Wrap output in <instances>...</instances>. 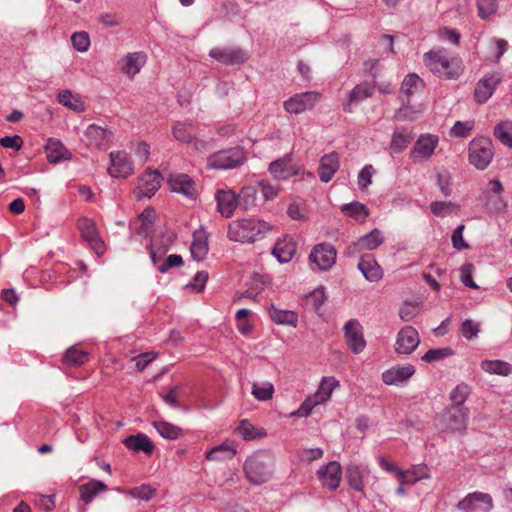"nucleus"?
I'll list each match as a JSON object with an SVG mask.
<instances>
[{"instance_id": "1", "label": "nucleus", "mask_w": 512, "mask_h": 512, "mask_svg": "<svg viewBox=\"0 0 512 512\" xmlns=\"http://www.w3.org/2000/svg\"><path fill=\"white\" fill-rule=\"evenodd\" d=\"M426 67L435 75L445 79H457L462 73L461 60L452 57L441 48L424 54Z\"/></svg>"}, {"instance_id": "2", "label": "nucleus", "mask_w": 512, "mask_h": 512, "mask_svg": "<svg viewBox=\"0 0 512 512\" xmlns=\"http://www.w3.org/2000/svg\"><path fill=\"white\" fill-rule=\"evenodd\" d=\"M275 459L269 451H258L249 456L244 463V472L248 481L252 484H262L267 482L274 469Z\"/></svg>"}, {"instance_id": "3", "label": "nucleus", "mask_w": 512, "mask_h": 512, "mask_svg": "<svg viewBox=\"0 0 512 512\" xmlns=\"http://www.w3.org/2000/svg\"><path fill=\"white\" fill-rule=\"evenodd\" d=\"M272 226L265 221L244 219L231 223L228 227L230 240L241 243H252L265 237Z\"/></svg>"}, {"instance_id": "4", "label": "nucleus", "mask_w": 512, "mask_h": 512, "mask_svg": "<svg viewBox=\"0 0 512 512\" xmlns=\"http://www.w3.org/2000/svg\"><path fill=\"white\" fill-rule=\"evenodd\" d=\"M468 151L470 164L478 170L486 169L494 157V147L489 137L474 138L469 143Z\"/></svg>"}, {"instance_id": "5", "label": "nucleus", "mask_w": 512, "mask_h": 512, "mask_svg": "<svg viewBox=\"0 0 512 512\" xmlns=\"http://www.w3.org/2000/svg\"><path fill=\"white\" fill-rule=\"evenodd\" d=\"M245 153L241 148H231L214 153L208 158L207 166L211 169H233L245 161Z\"/></svg>"}, {"instance_id": "6", "label": "nucleus", "mask_w": 512, "mask_h": 512, "mask_svg": "<svg viewBox=\"0 0 512 512\" xmlns=\"http://www.w3.org/2000/svg\"><path fill=\"white\" fill-rule=\"evenodd\" d=\"M321 99V94L316 91H306L295 94L283 103L284 109L291 114H300L312 109Z\"/></svg>"}, {"instance_id": "7", "label": "nucleus", "mask_w": 512, "mask_h": 512, "mask_svg": "<svg viewBox=\"0 0 512 512\" xmlns=\"http://www.w3.org/2000/svg\"><path fill=\"white\" fill-rule=\"evenodd\" d=\"M469 411L465 407L451 406L441 416L443 428L449 432H462L467 427Z\"/></svg>"}, {"instance_id": "8", "label": "nucleus", "mask_w": 512, "mask_h": 512, "mask_svg": "<svg viewBox=\"0 0 512 512\" xmlns=\"http://www.w3.org/2000/svg\"><path fill=\"white\" fill-rule=\"evenodd\" d=\"M336 249L330 243H319L310 252L309 260L320 270H329L336 262Z\"/></svg>"}, {"instance_id": "9", "label": "nucleus", "mask_w": 512, "mask_h": 512, "mask_svg": "<svg viewBox=\"0 0 512 512\" xmlns=\"http://www.w3.org/2000/svg\"><path fill=\"white\" fill-rule=\"evenodd\" d=\"M78 228L82 238L89 244L90 248L98 256H102L106 251V247L103 240L99 236L93 220L88 218L80 219L78 221Z\"/></svg>"}, {"instance_id": "10", "label": "nucleus", "mask_w": 512, "mask_h": 512, "mask_svg": "<svg viewBox=\"0 0 512 512\" xmlns=\"http://www.w3.org/2000/svg\"><path fill=\"white\" fill-rule=\"evenodd\" d=\"M458 508L465 512H490L493 508L492 497L486 493L473 492L458 503Z\"/></svg>"}, {"instance_id": "11", "label": "nucleus", "mask_w": 512, "mask_h": 512, "mask_svg": "<svg viewBox=\"0 0 512 512\" xmlns=\"http://www.w3.org/2000/svg\"><path fill=\"white\" fill-rule=\"evenodd\" d=\"M209 56L224 65H238L247 61V52L238 47H216L210 50Z\"/></svg>"}, {"instance_id": "12", "label": "nucleus", "mask_w": 512, "mask_h": 512, "mask_svg": "<svg viewBox=\"0 0 512 512\" xmlns=\"http://www.w3.org/2000/svg\"><path fill=\"white\" fill-rule=\"evenodd\" d=\"M439 138L436 135L432 134H425L421 135L412 151H411V158L414 161H426L431 158V156L434 154V151L438 145Z\"/></svg>"}, {"instance_id": "13", "label": "nucleus", "mask_w": 512, "mask_h": 512, "mask_svg": "<svg viewBox=\"0 0 512 512\" xmlns=\"http://www.w3.org/2000/svg\"><path fill=\"white\" fill-rule=\"evenodd\" d=\"M419 334L412 326L403 327L397 335L395 352L398 354H410L419 345Z\"/></svg>"}, {"instance_id": "14", "label": "nucleus", "mask_w": 512, "mask_h": 512, "mask_svg": "<svg viewBox=\"0 0 512 512\" xmlns=\"http://www.w3.org/2000/svg\"><path fill=\"white\" fill-rule=\"evenodd\" d=\"M344 333L346 343L353 353L358 354L364 350L366 342L363 337L362 326L357 320H349L344 326Z\"/></svg>"}, {"instance_id": "15", "label": "nucleus", "mask_w": 512, "mask_h": 512, "mask_svg": "<svg viewBox=\"0 0 512 512\" xmlns=\"http://www.w3.org/2000/svg\"><path fill=\"white\" fill-rule=\"evenodd\" d=\"M502 78L499 73H489L481 78L475 87V100L483 104L492 96L496 86L501 82Z\"/></svg>"}, {"instance_id": "16", "label": "nucleus", "mask_w": 512, "mask_h": 512, "mask_svg": "<svg viewBox=\"0 0 512 512\" xmlns=\"http://www.w3.org/2000/svg\"><path fill=\"white\" fill-rule=\"evenodd\" d=\"M317 476L324 488L336 490L341 481V466L337 461H331L317 471Z\"/></svg>"}, {"instance_id": "17", "label": "nucleus", "mask_w": 512, "mask_h": 512, "mask_svg": "<svg viewBox=\"0 0 512 512\" xmlns=\"http://www.w3.org/2000/svg\"><path fill=\"white\" fill-rule=\"evenodd\" d=\"M111 165L108 168V173L112 177L126 178L133 172L132 163L128 154L124 151L111 152L110 155Z\"/></svg>"}, {"instance_id": "18", "label": "nucleus", "mask_w": 512, "mask_h": 512, "mask_svg": "<svg viewBox=\"0 0 512 512\" xmlns=\"http://www.w3.org/2000/svg\"><path fill=\"white\" fill-rule=\"evenodd\" d=\"M162 176L157 170L147 171L140 179L138 183V194L137 197H152L160 188Z\"/></svg>"}, {"instance_id": "19", "label": "nucleus", "mask_w": 512, "mask_h": 512, "mask_svg": "<svg viewBox=\"0 0 512 512\" xmlns=\"http://www.w3.org/2000/svg\"><path fill=\"white\" fill-rule=\"evenodd\" d=\"M168 184L172 191L180 193L189 199L196 197V185L186 174H172L168 179Z\"/></svg>"}, {"instance_id": "20", "label": "nucleus", "mask_w": 512, "mask_h": 512, "mask_svg": "<svg viewBox=\"0 0 512 512\" xmlns=\"http://www.w3.org/2000/svg\"><path fill=\"white\" fill-rule=\"evenodd\" d=\"M339 166V155L336 152L323 155L318 167V175L321 182L328 183L338 171Z\"/></svg>"}, {"instance_id": "21", "label": "nucleus", "mask_w": 512, "mask_h": 512, "mask_svg": "<svg viewBox=\"0 0 512 512\" xmlns=\"http://www.w3.org/2000/svg\"><path fill=\"white\" fill-rule=\"evenodd\" d=\"M415 371V367L410 364L401 367H392L382 373V380L386 385L398 386L412 377Z\"/></svg>"}, {"instance_id": "22", "label": "nucleus", "mask_w": 512, "mask_h": 512, "mask_svg": "<svg viewBox=\"0 0 512 512\" xmlns=\"http://www.w3.org/2000/svg\"><path fill=\"white\" fill-rule=\"evenodd\" d=\"M374 87L368 83H361L356 85L348 94L347 100L343 102V110L351 113L353 104L363 101L366 98L373 96Z\"/></svg>"}, {"instance_id": "23", "label": "nucleus", "mask_w": 512, "mask_h": 512, "mask_svg": "<svg viewBox=\"0 0 512 512\" xmlns=\"http://www.w3.org/2000/svg\"><path fill=\"white\" fill-rule=\"evenodd\" d=\"M368 469L365 466L350 463L346 467V479L349 486L358 492L364 489V478L368 475Z\"/></svg>"}, {"instance_id": "24", "label": "nucleus", "mask_w": 512, "mask_h": 512, "mask_svg": "<svg viewBox=\"0 0 512 512\" xmlns=\"http://www.w3.org/2000/svg\"><path fill=\"white\" fill-rule=\"evenodd\" d=\"M384 242V237L379 229H373L368 234L361 236L352 246L353 252L364 250L372 251Z\"/></svg>"}, {"instance_id": "25", "label": "nucleus", "mask_w": 512, "mask_h": 512, "mask_svg": "<svg viewBox=\"0 0 512 512\" xmlns=\"http://www.w3.org/2000/svg\"><path fill=\"white\" fill-rule=\"evenodd\" d=\"M358 269L361 271L365 279L370 282H377L383 276L381 266L371 255L361 257L358 263Z\"/></svg>"}, {"instance_id": "26", "label": "nucleus", "mask_w": 512, "mask_h": 512, "mask_svg": "<svg viewBox=\"0 0 512 512\" xmlns=\"http://www.w3.org/2000/svg\"><path fill=\"white\" fill-rule=\"evenodd\" d=\"M269 172L276 180L288 179L297 174L290 157L277 159L269 164Z\"/></svg>"}, {"instance_id": "27", "label": "nucleus", "mask_w": 512, "mask_h": 512, "mask_svg": "<svg viewBox=\"0 0 512 512\" xmlns=\"http://www.w3.org/2000/svg\"><path fill=\"white\" fill-rule=\"evenodd\" d=\"M147 61V55L142 52L128 53L123 59V72L130 78L138 74Z\"/></svg>"}, {"instance_id": "28", "label": "nucleus", "mask_w": 512, "mask_h": 512, "mask_svg": "<svg viewBox=\"0 0 512 512\" xmlns=\"http://www.w3.org/2000/svg\"><path fill=\"white\" fill-rule=\"evenodd\" d=\"M296 252V244L291 238L280 239L274 245L272 250L279 263H288Z\"/></svg>"}, {"instance_id": "29", "label": "nucleus", "mask_w": 512, "mask_h": 512, "mask_svg": "<svg viewBox=\"0 0 512 512\" xmlns=\"http://www.w3.org/2000/svg\"><path fill=\"white\" fill-rule=\"evenodd\" d=\"M45 150L50 163H59L71 157V153L65 148L62 142L54 138L47 140Z\"/></svg>"}, {"instance_id": "30", "label": "nucleus", "mask_w": 512, "mask_h": 512, "mask_svg": "<svg viewBox=\"0 0 512 512\" xmlns=\"http://www.w3.org/2000/svg\"><path fill=\"white\" fill-rule=\"evenodd\" d=\"M217 210L221 215L230 217L237 205V196L232 191H218L216 194Z\"/></svg>"}, {"instance_id": "31", "label": "nucleus", "mask_w": 512, "mask_h": 512, "mask_svg": "<svg viewBox=\"0 0 512 512\" xmlns=\"http://www.w3.org/2000/svg\"><path fill=\"white\" fill-rule=\"evenodd\" d=\"M123 443L128 449L135 452L143 451L147 455L152 454L154 450V444L147 435L142 433L128 436Z\"/></svg>"}, {"instance_id": "32", "label": "nucleus", "mask_w": 512, "mask_h": 512, "mask_svg": "<svg viewBox=\"0 0 512 512\" xmlns=\"http://www.w3.org/2000/svg\"><path fill=\"white\" fill-rule=\"evenodd\" d=\"M414 134L407 128H396L392 134L390 149L393 153H401L412 141Z\"/></svg>"}, {"instance_id": "33", "label": "nucleus", "mask_w": 512, "mask_h": 512, "mask_svg": "<svg viewBox=\"0 0 512 512\" xmlns=\"http://www.w3.org/2000/svg\"><path fill=\"white\" fill-rule=\"evenodd\" d=\"M85 137L90 146L100 147L111 138V133L95 124L89 125L85 131Z\"/></svg>"}, {"instance_id": "34", "label": "nucleus", "mask_w": 512, "mask_h": 512, "mask_svg": "<svg viewBox=\"0 0 512 512\" xmlns=\"http://www.w3.org/2000/svg\"><path fill=\"white\" fill-rule=\"evenodd\" d=\"M106 490L107 486L104 482L100 480H91L80 486V498L85 504H89L98 495V493Z\"/></svg>"}, {"instance_id": "35", "label": "nucleus", "mask_w": 512, "mask_h": 512, "mask_svg": "<svg viewBox=\"0 0 512 512\" xmlns=\"http://www.w3.org/2000/svg\"><path fill=\"white\" fill-rule=\"evenodd\" d=\"M268 313L273 322L276 324L290 325L295 327L297 325V315L293 311L282 310L275 307L273 304L268 308Z\"/></svg>"}, {"instance_id": "36", "label": "nucleus", "mask_w": 512, "mask_h": 512, "mask_svg": "<svg viewBox=\"0 0 512 512\" xmlns=\"http://www.w3.org/2000/svg\"><path fill=\"white\" fill-rule=\"evenodd\" d=\"M339 385L334 377H323L318 390L313 395L314 403H325L331 396L333 390Z\"/></svg>"}, {"instance_id": "37", "label": "nucleus", "mask_w": 512, "mask_h": 512, "mask_svg": "<svg viewBox=\"0 0 512 512\" xmlns=\"http://www.w3.org/2000/svg\"><path fill=\"white\" fill-rule=\"evenodd\" d=\"M341 211L344 215L351 217L358 222H364L369 215L368 208L358 201L342 205Z\"/></svg>"}, {"instance_id": "38", "label": "nucleus", "mask_w": 512, "mask_h": 512, "mask_svg": "<svg viewBox=\"0 0 512 512\" xmlns=\"http://www.w3.org/2000/svg\"><path fill=\"white\" fill-rule=\"evenodd\" d=\"M480 366L489 374L508 376L512 372L511 365L502 360H483Z\"/></svg>"}, {"instance_id": "39", "label": "nucleus", "mask_w": 512, "mask_h": 512, "mask_svg": "<svg viewBox=\"0 0 512 512\" xmlns=\"http://www.w3.org/2000/svg\"><path fill=\"white\" fill-rule=\"evenodd\" d=\"M236 454L231 442H224L221 445L212 448L206 453V459L210 461H218L231 459Z\"/></svg>"}, {"instance_id": "40", "label": "nucleus", "mask_w": 512, "mask_h": 512, "mask_svg": "<svg viewBox=\"0 0 512 512\" xmlns=\"http://www.w3.org/2000/svg\"><path fill=\"white\" fill-rule=\"evenodd\" d=\"M208 250L207 237L202 232L195 233L190 247L192 257L197 261H201L206 257Z\"/></svg>"}, {"instance_id": "41", "label": "nucleus", "mask_w": 512, "mask_h": 512, "mask_svg": "<svg viewBox=\"0 0 512 512\" xmlns=\"http://www.w3.org/2000/svg\"><path fill=\"white\" fill-rule=\"evenodd\" d=\"M494 136L503 145L512 148V120H504L494 127Z\"/></svg>"}, {"instance_id": "42", "label": "nucleus", "mask_w": 512, "mask_h": 512, "mask_svg": "<svg viewBox=\"0 0 512 512\" xmlns=\"http://www.w3.org/2000/svg\"><path fill=\"white\" fill-rule=\"evenodd\" d=\"M57 98L60 104L75 112H83L85 110L84 102L80 98L74 96L69 90L59 92Z\"/></svg>"}, {"instance_id": "43", "label": "nucleus", "mask_w": 512, "mask_h": 512, "mask_svg": "<svg viewBox=\"0 0 512 512\" xmlns=\"http://www.w3.org/2000/svg\"><path fill=\"white\" fill-rule=\"evenodd\" d=\"M422 86V80L417 74L407 75L401 85L400 93L405 95L407 101Z\"/></svg>"}, {"instance_id": "44", "label": "nucleus", "mask_w": 512, "mask_h": 512, "mask_svg": "<svg viewBox=\"0 0 512 512\" xmlns=\"http://www.w3.org/2000/svg\"><path fill=\"white\" fill-rule=\"evenodd\" d=\"M154 428L165 439L175 440L181 434V429L166 421H154Z\"/></svg>"}, {"instance_id": "45", "label": "nucleus", "mask_w": 512, "mask_h": 512, "mask_svg": "<svg viewBox=\"0 0 512 512\" xmlns=\"http://www.w3.org/2000/svg\"><path fill=\"white\" fill-rule=\"evenodd\" d=\"M251 394L258 401L270 400L274 394V386L270 382L253 383Z\"/></svg>"}, {"instance_id": "46", "label": "nucleus", "mask_w": 512, "mask_h": 512, "mask_svg": "<svg viewBox=\"0 0 512 512\" xmlns=\"http://www.w3.org/2000/svg\"><path fill=\"white\" fill-rule=\"evenodd\" d=\"M88 360V354L83 351L79 350L75 347H71L66 350L64 355V361L67 365L78 367L84 364Z\"/></svg>"}, {"instance_id": "47", "label": "nucleus", "mask_w": 512, "mask_h": 512, "mask_svg": "<svg viewBox=\"0 0 512 512\" xmlns=\"http://www.w3.org/2000/svg\"><path fill=\"white\" fill-rule=\"evenodd\" d=\"M237 432L244 440L250 441L266 435L264 430L256 429L248 420H242L237 428Z\"/></svg>"}, {"instance_id": "48", "label": "nucleus", "mask_w": 512, "mask_h": 512, "mask_svg": "<svg viewBox=\"0 0 512 512\" xmlns=\"http://www.w3.org/2000/svg\"><path fill=\"white\" fill-rule=\"evenodd\" d=\"M256 204V189L254 187H244L237 196V205L245 210Z\"/></svg>"}, {"instance_id": "49", "label": "nucleus", "mask_w": 512, "mask_h": 512, "mask_svg": "<svg viewBox=\"0 0 512 512\" xmlns=\"http://www.w3.org/2000/svg\"><path fill=\"white\" fill-rule=\"evenodd\" d=\"M471 393V388L465 383L458 384L451 392L450 399L453 402L451 406L463 407L464 402Z\"/></svg>"}, {"instance_id": "50", "label": "nucleus", "mask_w": 512, "mask_h": 512, "mask_svg": "<svg viewBox=\"0 0 512 512\" xmlns=\"http://www.w3.org/2000/svg\"><path fill=\"white\" fill-rule=\"evenodd\" d=\"M126 493L133 498L149 501L156 495V489L152 488L150 485L143 484L139 487L129 489Z\"/></svg>"}, {"instance_id": "51", "label": "nucleus", "mask_w": 512, "mask_h": 512, "mask_svg": "<svg viewBox=\"0 0 512 512\" xmlns=\"http://www.w3.org/2000/svg\"><path fill=\"white\" fill-rule=\"evenodd\" d=\"M172 132L178 141L189 143L193 139L191 127L186 124L178 123L174 125Z\"/></svg>"}, {"instance_id": "52", "label": "nucleus", "mask_w": 512, "mask_h": 512, "mask_svg": "<svg viewBox=\"0 0 512 512\" xmlns=\"http://www.w3.org/2000/svg\"><path fill=\"white\" fill-rule=\"evenodd\" d=\"M73 47L79 52H86L90 46V38L86 32H76L71 36Z\"/></svg>"}, {"instance_id": "53", "label": "nucleus", "mask_w": 512, "mask_h": 512, "mask_svg": "<svg viewBox=\"0 0 512 512\" xmlns=\"http://www.w3.org/2000/svg\"><path fill=\"white\" fill-rule=\"evenodd\" d=\"M478 13L480 18L486 19L497 10V0H477Z\"/></svg>"}, {"instance_id": "54", "label": "nucleus", "mask_w": 512, "mask_h": 512, "mask_svg": "<svg viewBox=\"0 0 512 512\" xmlns=\"http://www.w3.org/2000/svg\"><path fill=\"white\" fill-rule=\"evenodd\" d=\"M452 354H453V351L448 347L439 348V349H430L422 356V360L425 362H435V361L441 360L443 358H446L448 356H451Z\"/></svg>"}, {"instance_id": "55", "label": "nucleus", "mask_w": 512, "mask_h": 512, "mask_svg": "<svg viewBox=\"0 0 512 512\" xmlns=\"http://www.w3.org/2000/svg\"><path fill=\"white\" fill-rule=\"evenodd\" d=\"M457 208V205L452 202L436 201L431 204V211L436 216L444 217L449 215Z\"/></svg>"}, {"instance_id": "56", "label": "nucleus", "mask_w": 512, "mask_h": 512, "mask_svg": "<svg viewBox=\"0 0 512 512\" xmlns=\"http://www.w3.org/2000/svg\"><path fill=\"white\" fill-rule=\"evenodd\" d=\"M479 331L480 323L471 319L465 320L461 325V333L467 340L477 337Z\"/></svg>"}, {"instance_id": "57", "label": "nucleus", "mask_w": 512, "mask_h": 512, "mask_svg": "<svg viewBox=\"0 0 512 512\" xmlns=\"http://www.w3.org/2000/svg\"><path fill=\"white\" fill-rule=\"evenodd\" d=\"M472 271L473 265L471 263L462 265L460 268V280L465 286L478 289V285L472 279Z\"/></svg>"}, {"instance_id": "58", "label": "nucleus", "mask_w": 512, "mask_h": 512, "mask_svg": "<svg viewBox=\"0 0 512 512\" xmlns=\"http://www.w3.org/2000/svg\"><path fill=\"white\" fill-rule=\"evenodd\" d=\"M474 123L472 121H457L451 128V133L457 137H467L472 131Z\"/></svg>"}, {"instance_id": "59", "label": "nucleus", "mask_w": 512, "mask_h": 512, "mask_svg": "<svg viewBox=\"0 0 512 512\" xmlns=\"http://www.w3.org/2000/svg\"><path fill=\"white\" fill-rule=\"evenodd\" d=\"M153 219H154L153 210H151V209L144 210L139 217V222L141 223L139 232L142 234H145V235L148 234L149 230L151 229V227L153 225Z\"/></svg>"}, {"instance_id": "60", "label": "nucleus", "mask_w": 512, "mask_h": 512, "mask_svg": "<svg viewBox=\"0 0 512 512\" xmlns=\"http://www.w3.org/2000/svg\"><path fill=\"white\" fill-rule=\"evenodd\" d=\"M181 387L179 385L173 386L169 389L166 394H161L162 400L172 408H178L180 403L178 401V396L180 393Z\"/></svg>"}, {"instance_id": "61", "label": "nucleus", "mask_w": 512, "mask_h": 512, "mask_svg": "<svg viewBox=\"0 0 512 512\" xmlns=\"http://www.w3.org/2000/svg\"><path fill=\"white\" fill-rule=\"evenodd\" d=\"M183 263V259L178 254H171L167 257V259L162 262L158 267L157 270L160 273H166L169 269L172 267H180Z\"/></svg>"}, {"instance_id": "62", "label": "nucleus", "mask_w": 512, "mask_h": 512, "mask_svg": "<svg viewBox=\"0 0 512 512\" xmlns=\"http://www.w3.org/2000/svg\"><path fill=\"white\" fill-rule=\"evenodd\" d=\"M373 173L372 165H365L358 174V186L361 190L366 189L371 184Z\"/></svg>"}, {"instance_id": "63", "label": "nucleus", "mask_w": 512, "mask_h": 512, "mask_svg": "<svg viewBox=\"0 0 512 512\" xmlns=\"http://www.w3.org/2000/svg\"><path fill=\"white\" fill-rule=\"evenodd\" d=\"M156 356V353L145 352L134 357L132 360L135 362V367L137 371L141 372L147 367L149 363H151L156 358Z\"/></svg>"}, {"instance_id": "64", "label": "nucleus", "mask_w": 512, "mask_h": 512, "mask_svg": "<svg viewBox=\"0 0 512 512\" xmlns=\"http://www.w3.org/2000/svg\"><path fill=\"white\" fill-rule=\"evenodd\" d=\"M417 314L418 308L412 303H405L399 311L400 318L406 322L413 320Z\"/></svg>"}]
</instances>
